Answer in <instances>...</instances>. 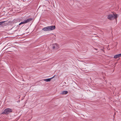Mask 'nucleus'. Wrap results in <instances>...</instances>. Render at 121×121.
Wrapping results in <instances>:
<instances>
[{"mask_svg": "<svg viewBox=\"0 0 121 121\" xmlns=\"http://www.w3.org/2000/svg\"><path fill=\"white\" fill-rule=\"evenodd\" d=\"M117 17V15L115 14H110L107 17L110 20H112L115 19H116Z\"/></svg>", "mask_w": 121, "mask_h": 121, "instance_id": "7ed1b4c3", "label": "nucleus"}, {"mask_svg": "<svg viewBox=\"0 0 121 121\" xmlns=\"http://www.w3.org/2000/svg\"><path fill=\"white\" fill-rule=\"evenodd\" d=\"M12 111V109L10 108H8L5 109L1 113V114L7 115L11 112Z\"/></svg>", "mask_w": 121, "mask_h": 121, "instance_id": "f03ea898", "label": "nucleus"}, {"mask_svg": "<svg viewBox=\"0 0 121 121\" xmlns=\"http://www.w3.org/2000/svg\"><path fill=\"white\" fill-rule=\"evenodd\" d=\"M55 28L54 26H48L43 28L42 30L45 31L52 30L54 29Z\"/></svg>", "mask_w": 121, "mask_h": 121, "instance_id": "f257e3e1", "label": "nucleus"}, {"mask_svg": "<svg viewBox=\"0 0 121 121\" xmlns=\"http://www.w3.org/2000/svg\"><path fill=\"white\" fill-rule=\"evenodd\" d=\"M68 93V92L67 91H62L60 93L62 95H65Z\"/></svg>", "mask_w": 121, "mask_h": 121, "instance_id": "0eeeda50", "label": "nucleus"}, {"mask_svg": "<svg viewBox=\"0 0 121 121\" xmlns=\"http://www.w3.org/2000/svg\"><path fill=\"white\" fill-rule=\"evenodd\" d=\"M119 57L118 54H116L114 56V58H117Z\"/></svg>", "mask_w": 121, "mask_h": 121, "instance_id": "6e6552de", "label": "nucleus"}, {"mask_svg": "<svg viewBox=\"0 0 121 121\" xmlns=\"http://www.w3.org/2000/svg\"><path fill=\"white\" fill-rule=\"evenodd\" d=\"M33 19L32 18H29L24 20L22 22H21L19 24V25H21L22 24H24L28 22L31 21Z\"/></svg>", "mask_w": 121, "mask_h": 121, "instance_id": "20e7f679", "label": "nucleus"}, {"mask_svg": "<svg viewBox=\"0 0 121 121\" xmlns=\"http://www.w3.org/2000/svg\"><path fill=\"white\" fill-rule=\"evenodd\" d=\"M4 22H5L4 21L0 22V25H2V24L3 23H4Z\"/></svg>", "mask_w": 121, "mask_h": 121, "instance_id": "1a4fd4ad", "label": "nucleus"}, {"mask_svg": "<svg viewBox=\"0 0 121 121\" xmlns=\"http://www.w3.org/2000/svg\"><path fill=\"white\" fill-rule=\"evenodd\" d=\"M54 76L53 77H52V78H51L45 79L44 80V81H45V82H49V81H50L51 80L52 78H53L54 77Z\"/></svg>", "mask_w": 121, "mask_h": 121, "instance_id": "423d86ee", "label": "nucleus"}, {"mask_svg": "<svg viewBox=\"0 0 121 121\" xmlns=\"http://www.w3.org/2000/svg\"><path fill=\"white\" fill-rule=\"evenodd\" d=\"M94 49L96 50H98V49H96V48H94Z\"/></svg>", "mask_w": 121, "mask_h": 121, "instance_id": "9b49d317", "label": "nucleus"}, {"mask_svg": "<svg viewBox=\"0 0 121 121\" xmlns=\"http://www.w3.org/2000/svg\"><path fill=\"white\" fill-rule=\"evenodd\" d=\"M118 55L119 57L121 56V53L118 54Z\"/></svg>", "mask_w": 121, "mask_h": 121, "instance_id": "9d476101", "label": "nucleus"}, {"mask_svg": "<svg viewBox=\"0 0 121 121\" xmlns=\"http://www.w3.org/2000/svg\"><path fill=\"white\" fill-rule=\"evenodd\" d=\"M59 48V46L57 43H55L53 45L52 48L54 49H58Z\"/></svg>", "mask_w": 121, "mask_h": 121, "instance_id": "39448f33", "label": "nucleus"}]
</instances>
